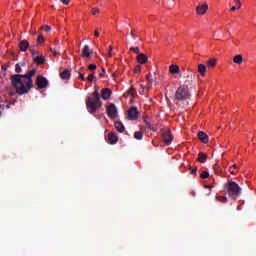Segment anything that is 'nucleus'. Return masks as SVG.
<instances>
[{
	"instance_id": "nucleus-39",
	"label": "nucleus",
	"mask_w": 256,
	"mask_h": 256,
	"mask_svg": "<svg viewBox=\"0 0 256 256\" xmlns=\"http://www.w3.org/2000/svg\"><path fill=\"white\" fill-rule=\"evenodd\" d=\"M111 51H113V47L109 46L108 57H113V53Z\"/></svg>"
},
{
	"instance_id": "nucleus-34",
	"label": "nucleus",
	"mask_w": 256,
	"mask_h": 256,
	"mask_svg": "<svg viewBox=\"0 0 256 256\" xmlns=\"http://www.w3.org/2000/svg\"><path fill=\"white\" fill-rule=\"evenodd\" d=\"M15 71L16 73H22L23 69H21V64H16L15 65Z\"/></svg>"
},
{
	"instance_id": "nucleus-25",
	"label": "nucleus",
	"mask_w": 256,
	"mask_h": 256,
	"mask_svg": "<svg viewBox=\"0 0 256 256\" xmlns=\"http://www.w3.org/2000/svg\"><path fill=\"white\" fill-rule=\"evenodd\" d=\"M215 65H217V60L215 58L208 60V67H215Z\"/></svg>"
},
{
	"instance_id": "nucleus-44",
	"label": "nucleus",
	"mask_w": 256,
	"mask_h": 256,
	"mask_svg": "<svg viewBox=\"0 0 256 256\" xmlns=\"http://www.w3.org/2000/svg\"><path fill=\"white\" fill-rule=\"evenodd\" d=\"M79 79H81V81H85V74L79 73Z\"/></svg>"
},
{
	"instance_id": "nucleus-37",
	"label": "nucleus",
	"mask_w": 256,
	"mask_h": 256,
	"mask_svg": "<svg viewBox=\"0 0 256 256\" xmlns=\"http://www.w3.org/2000/svg\"><path fill=\"white\" fill-rule=\"evenodd\" d=\"M87 80L90 82V83H93V81H95V74H90L87 78Z\"/></svg>"
},
{
	"instance_id": "nucleus-33",
	"label": "nucleus",
	"mask_w": 256,
	"mask_h": 256,
	"mask_svg": "<svg viewBox=\"0 0 256 256\" xmlns=\"http://www.w3.org/2000/svg\"><path fill=\"white\" fill-rule=\"evenodd\" d=\"M42 31H45L46 33H49L51 31V27L49 25H44L41 27Z\"/></svg>"
},
{
	"instance_id": "nucleus-31",
	"label": "nucleus",
	"mask_w": 256,
	"mask_h": 256,
	"mask_svg": "<svg viewBox=\"0 0 256 256\" xmlns=\"http://www.w3.org/2000/svg\"><path fill=\"white\" fill-rule=\"evenodd\" d=\"M45 41V38L43 37V35H39L37 38V44L41 45V43H43Z\"/></svg>"
},
{
	"instance_id": "nucleus-47",
	"label": "nucleus",
	"mask_w": 256,
	"mask_h": 256,
	"mask_svg": "<svg viewBox=\"0 0 256 256\" xmlns=\"http://www.w3.org/2000/svg\"><path fill=\"white\" fill-rule=\"evenodd\" d=\"M100 77H103V75H105V68H102V73L99 74Z\"/></svg>"
},
{
	"instance_id": "nucleus-58",
	"label": "nucleus",
	"mask_w": 256,
	"mask_h": 256,
	"mask_svg": "<svg viewBox=\"0 0 256 256\" xmlns=\"http://www.w3.org/2000/svg\"><path fill=\"white\" fill-rule=\"evenodd\" d=\"M0 107H2L1 104H0ZM0 117H1V111H0Z\"/></svg>"
},
{
	"instance_id": "nucleus-6",
	"label": "nucleus",
	"mask_w": 256,
	"mask_h": 256,
	"mask_svg": "<svg viewBox=\"0 0 256 256\" xmlns=\"http://www.w3.org/2000/svg\"><path fill=\"white\" fill-rule=\"evenodd\" d=\"M161 133L165 145H171V143H173V134H171V130H161Z\"/></svg>"
},
{
	"instance_id": "nucleus-43",
	"label": "nucleus",
	"mask_w": 256,
	"mask_h": 256,
	"mask_svg": "<svg viewBox=\"0 0 256 256\" xmlns=\"http://www.w3.org/2000/svg\"><path fill=\"white\" fill-rule=\"evenodd\" d=\"M130 35H131V37H132L133 39H137V36L135 35V31H134V30H132V31L130 32Z\"/></svg>"
},
{
	"instance_id": "nucleus-19",
	"label": "nucleus",
	"mask_w": 256,
	"mask_h": 256,
	"mask_svg": "<svg viewBox=\"0 0 256 256\" xmlns=\"http://www.w3.org/2000/svg\"><path fill=\"white\" fill-rule=\"evenodd\" d=\"M33 61L36 65H43L45 63V56H36L33 58Z\"/></svg>"
},
{
	"instance_id": "nucleus-14",
	"label": "nucleus",
	"mask_w": 256,
	"mask_h": 256,
	"mask_svg": "<svg viewBox=\"0 0 256 256\" xmlns=\"http://www.w3.org/2000/svg\"><path fill=\"white\" fill-rule=\"evenodd\" d=\"M148 59L149 58L147 57V55H145L143 53L137 55V57H136V61L138 63H140V65H145V62L148 61Z\"/></svg>"
},
{
	"instance_id": "nucleus-35",
	"label": "nucleus",
	"mask_w": 256,
	"mask_h": 256,
	"mask_svg": "<svg viewBox=\"0 0 256 256\" xmlns=\"http://www.w3.org/2000/svg\"><path fill=\"white\" fill-rule=\"evenodd\" d=\"M130 51H132L133 53H136V55H139V47H131Z\"/></svg>"
},
{
	"instance_id": "nucleus-24",
	"label": "nucleus",
	"mask_w": 256,
	"mask_h": 256,
	"mask_svg": "<svg viewBox=\"0 0 256 256\" xmlns=\"http://www.w3.org/2000/svg\"><path fill=\"white\" fill-rule=\"evenodd\" d=\"M145 124H146L147 129H150V131H154V132L157 131V126L150 124L149 121L145 120Z\"/></svg>"
},
{
	"instance_id": "nucleus-28",
	"label": "nucleus",
	"mask_w": 256,
	"mask_h": 256,
	"mask_svg": "<svg viewBox=\"0 0 256 256\" xmlns=\"http://www.w3.org/2000/svg\"><path fill=\"white\" fill-rule=\"evenodd\" d=\"M128 95H131V97H135L137 95V90H135V88H130L128 90Z\"/></svg>"
},
{
	"instance_id": "nucleus-23",
	"label": "nucleus",
	"mask_w": 256,
	"mask_h": 256,
	"mask_svg": "<svg viewBox=\"0 0 256 256\" xmlns=\"http://www.w3.org/2000/svg\"><path fill=\"white\" fill-rule=\"evenodd\" d=\"M170 73H172L173 75L179 73V66L172 64L170 66Z\"/></svg>"
},
{
	"instance_id": "nucleus-12",
	"label": "nucleus",
	"mask_w": 256,
	"mask_h": 256,
	"mask_svg": "<svg viewBox=\"0 0 256 256\" xmlns=\"http://www.w3.org/2000/svg\"><path fill=\"white\" fill-rule=\"evenodd\" d=\"M193 86V76L187 75L184 84L180 87H185V89H189V87Z\"/></svg>"
},
{
	"instance_id": "nucleus-42",
	"label": "nucleus",
	"mask_w": 256,
	"mask_h": 256,
	"mask_svg": "<svg viewBox=\"0 0 256 256\" xmlns=\"http://www.w3.org/2000/svg\"><path fill=\"white\" fill-rule=\"evenodd\" d=\"M31 53H32L33 59H35V57H37V55L39 54V53L36 52L35 50H31Z\"/></svg>"
},
{
	"instance_id": "nucleus-56",
	"label": "nucleus",
	"mask_w": 256,
	"mask_h": 256,
	"mask_svg": "<svg viewBox=\"0 0 256 256\" xmlns=\"http://www.w3.org/2000/svg\"><path fill=\"white\" fill-rule=\"evenodd\" d=\"M142 89H149V87H147V86H144V87H143V86H142Z\"/></svg>"
},
{
	"instance_id": "nucleus-3",
	"label": "nucleus",
	"mask_w": 256,
	"mask_h": 256,
	"mask_svg": "<svg viewBox=\"0 0 256 256\" xmlns=\"http://www.w3.org/2000/svg\"><path fill=\"white\" fill-rule=\"evenodd\" d=\"M225 189L227 190L229 197H232V199H237V197L241 195V188L239 187V184L234 181H229L225 184Z\"/></svg>"
},
{
	"instance_id": "nucleus-18",
	"label": "nucleus",
	"mask_w": 256,
	"mask_h": 256,
	"mask_svg": "<svg viewBox=\"0 0 256 256\" xmlns=\"http://www.w3.org/2000/svg\"><path fill=\"white\" fill-rule=\"evenodd\" d=\"M60 77L63 80H68L71 78V72L68 69H65L63 72L60 73Z\"/></svg>"
},
{
	"instance_id": "nucleus-8",
	"label": "nucleus",
	"mask_w": 256,
	"mask_h": 256,
	"mask_svg": "<svg viewBox=\"0 0 256 256\" xmlns=\"http://www.w3.org/2000/svg\"><path fill=\"white\" fill-rule=\"evenodd\" d=\"M106 113L108 117L111 119H115L117 117V106L115 104L111 103L106 107Z\"/></svg>"
},
{
	"instance_id": "nucleus-9",
	"label": "nucleus",
	"mask_w": 256,
	"mask_h": 256,
	"mask_svg": "<svg viewBox=\"0 0 256 256\" xmlns=\"http://www.w3.org/2000/svg\"><path fill=\"white\" fill-rule=\"evenodd\" d=\"M111 95H113V91L109 88H103L101 90V97L104 99V101H107L108 99L111 98Z\"/></svg>"
},
{
	"instance_id": "nucleus-30",
	"label": "nucleus",
	"mask_w": 256,
	"mask_h": 256,
	"mask_svg": "<svg viewBox=\"0 0 256 256\" xmlns=\"http://www.w3.org/2000/svg\"><path fill=\"white\" fill-rule=\"evenodd\" d=\"M214 173H215V175L220 176L223 172L219 169V166L215 165L214 166Z\"/></svg>"
},
{
	"instance_id": "nucleus-20",
	"label": "nucleus",
	"mask_w": 256,
	"mask_h": 256,
	"mask_svg": "<svg viewBox=\"0 0 256 256\" xmlns=\"http://www.w3.org/2000/svg\"><path fill=\"white\" fill-rule=\"evenodd\" d=\"M206 71H207V66H205L204 64L198 65V72L200 73L201 77H205Z\"/></svg>"
},
{
	"instance_id": "nucleus-21",
	"label": "nucleus",
	"mask_w": 256,
	"mask_h": 256,
	"mask_svg": "<svg viewBox=\"0 0 256 256\" xmlns=\"http://www.w3.org/2000/svg\"><path fill=\"white\" fill-rule=\"evenodd\" d=\"M207 154H205V153H203V152H200L199 154H198V158H197V161L199 162V163H205L206 161H207Z\"/></svg>"
},
{
	"instance_id": "nucleus-5",
	"label": "nucleus",
	"mask_w": 256,
	"mask_h": 256,
	"mask_svg": "<svg viewBox=\"0 0 256 256\" xmlns=\"http://www.w3.org/2000/svg\"><path fill=\"white\" fill-rule=\"evenodd\" d=\"M127 119L129 121H137L139 119V110L137 107L132 106L128 111H127Z\"/></svg>"
},
{
	"instance_id": "nucleus-29",
	"label": "nucleus",
	"mask_w": 256,
	"mask_h": 256,
	"mask_svg": "<svg viewBox=\"0 0 256 256\" xmlns=\"http://www.w3.org/2000/svg\"><path fill=\"white\" fill-rule=\"evenodd\" d=\"M216 199L220 203H227V197H225V196H217Z\"/></svg>"
},
{
	"instance_id": "nucleus-16",
	"label": "nucleus",
	"mask_w": 256,
	"mask_h": 256,
	"mask_svg": "<svg viewBox=\"0 0 256 256\" xmlns=\"http://www.w3.org/2000/svg\"><path fill=\"white\" fill-rule=\"evenodd\" d=\"M19 47H20V51L25 53V51H27V49H29V41H27V40L20 41Z\"/></svg>"
},
{
	"instance_id": "nucleus-27",
	"label": "nucleus",
	"mask_w": 256,
	"mask_h": 256,
	"mask_svg": "<svg viewBox=\"0 0 256 256\" xmlns=\"http://www.w3.org/2000/svg\"><path fill=\"white\" fill-rule=\"evenodd\" d=\"M147 81H148L149 85H153V83H154V81H155V80H153V74L148 73V75H147Z\"/></svg>"
},
{
	"instance_id": "nucleus-10",
	"label": "nucleus",
	"mask_w": 256,
	"mask_h": 256,
	"mask_svg": "<svg viewBox=\"0 0 256 256\" xmlns=\"http://www.w3.org/2000/svg\"><path fill=\"white\" fill-rule=\"evenodd\" d=\"M207 9H209L207 4L199 5L196 7V13L197 15H205V13H207Z\"/></svg>"
},
{
	"instance_id": "nucleus-1",
	"label": "nucleus",
	"mask_w": 256,
	"mask_h": 256,
	"mask_svg": "<svg viewBox=\"0 0 256 256\" xmlns=\"http://www.w3.org/2000/svg\"><path fill=\"white\" fill-rule=\"evenodd\" d=\"M35 73H37V69L34 68L26 74H14L10 77L12 87H14L18 95H26L33 89Z\"/></svg>"
},
{
	"instance_id": "nucleus-49",
	"label": "nucleus",
	"mask_w": 256,
	"mask_h": 256,
	"mask_svg": "<svg viewBox=\"0 0 256 256\" xmlns=\"http://www.w3.org/2000/svg\"><path fill=\"white\" fill-rule=\"evenodd\" d=\"M1 69H2V71H5L7 69V65H5V64L2 65Z\"/></svg>"
},
{
	"instance_id": "nucleus-13",
	"label": "nucleus",
	"mask_w": 256,
	"mask_h": 256,
	"mask_svg": "<svg viewBox=\"0 0 256 256\" xmlns=\"http://www.w3.org/2000/svg\"><path fill=\"white\" fill-rule=\"evenodd\" d=\"M118 141L119 138L117 137V135H115V133L111 132L108 134V142L110 143V145H115Z\"/></svg>"
},
{
	"instance_id": "nucleus-32",
	"label": "nucleus",
	"mask_w": 256,
	"mask_h": 256,
	"mask_svg": "<svg viewBox=\"0 0 256 256\" xmlns=\"http://www.w3.org/2000/svg\"><path fill=\"white\" fill-rule=\"evenodd\" d=\"M208 177H209V172L207 171L202 172L200 175L201 179H208Z\"/></svg>"
},
{
	"instance_id": "nucleus-2",
	"label": "nucleus",
	"mask_w": 256,
	"mask_h": 256,
	"mask_svg": "<svg viewBox=\"0 0 256 256\" xmlns=\"http://www.w3.org/2000/svg\"><path fill=\"white\" fill-rule=\"evenodd\" d=\"M103 105V102H101V94H99V91L95 90L91 96L86 98V107L88 113H97V110L99 107Z\"/></svg>"
},
{
	"instance_id": "nucleus-45",
	"label": "nucleus",
	"mask_w": 256,
	"mask_h": 256,
	"mask_svg": "<svg viewBox=\"0 0 256 256\" xmlns=\"http://www.w3.org/2000/svg\"><path fill=\"white\" fill-rule=\"evenodd\" d=\"M63 5H69V0H60Z\"/></svg>"
},
{
	"instance_id": "nucleus-57",
	"label": "nucleus",
	"mask_w": 256,
	"mask_h": 256,
	"mask_svg": "<svg viewBox=\"0 0 256 256\" xmlns=\"http://www.w3.org/2000/svg\"><path fill=\"white\" fill-rule=\"evenodd\" d=\"M230 173H231V175H235V172H233V171H230Z\"/></svg>"
},
{
	"instance_id": "nucleus-36",
	"label": "nucleus",
	"mask_w": 256,
	"mask_h": 256,
	"mask_svg": "<svg viewBox=\"0 0 256 256\" xmlns=\"http://www.w3.org/2000/svg\"><path fill=\"white\" fill-rule=\"evenodd\" d=\"M88 69H89V71H95V70L97 69V65H95V64H89V65H88Z\"/></svg>"
},
{
	"instance_id": "nucleus-55",
	"label": "nucleus",
	"mask_w": 256,
	"mask_h": 256,
	"mask_svg": "<svg viewBox=\"0 0 256 256\" xmlns=\"http://www.w3.org/2000/svg\"><path fill=\"white\" fill-rule=\"evenodd\" d=\"M205 187H206V189H211V186H209V185H206Z\"/></svg>"
},
{
	"instance_id": "nucleus-59",
	"label": "nucleus",
	"mask_w": 256,
	"mask_h": 256,
	"mask_svg": "<svg viewBox=\"0 0 256 256\" xmlns=\"http://www.w3.org/2000/svg\"><path fill=\"white\" fill-rule=\"evenodd\" d=\"M237 7H238L237 9H241V8H239V5H237Z\"/></svg>"
},
{
	"instance_id": "nucleus-54",
	"label": "nucleus",
	"mask_w": 256,
	"mask_h": 256,
	"mask_svg": "<svg viewBox=\"0 0 256 256\" xmlns=\"http://www.w3.org/2000/svg\"><path fill=\"white\" fill-rule=\"evenodd\" d=\"M232 169H237V164L232 165Z\"/></svg>"
},
{
	"instance_id": "nucleus-51",
	"label": "nucleus",
	"mask_w": 256,
	"mask_h": 256,
	"mask_svg": "<svg viewBox=\"0 0 256 256\" xmlns=\"http://www.w3.org/2000/svg\"><path fill=\"white\" fill-rule=\"evenodd\" d=\"M19 65H20V67H25L26 66L25 62H21Z\"/></svg>"
},
{
	"instance_id": "nucleus-50",
	"label": "nucleus",
	"mask_w": 256,
	"mask_h": 256,
	"mask_svg": "<svg viewBox=\"0 0 256 256\" xmlns=\"http://www.w3.org/2000/svg\"><path fill=\"white\" fill-rule=\"evenodd\" d=\"M230 11H237V7L232 6L231 9H230Z\"/></svg>"
},
{
	"instance_id": "nucleus-22",
	"label": "nucleus",
	"mask_w": 256,
	"mask_h": 256,
	"mask_svg": "<svg viewBox=\"0 0 256 256\" xmlns=\"http://www.w3.org/2000/svg\"><path fill=\"white\" fill-rule=\"evenodd\" d=\"M233 62L236 63V65H241V63H243V56L241 54L234 56Z\"/></svg>"
},
{
	"instance_id": "nucleus-11",
	"label": "nucleus",
	"mask_w": 256,
	"mask_h": 256,
	"mask_svg": "<svg viewBox=\"0 0 256 256\" xmlns=\"http://www.w3.org/2000/svg\"><path fill=\"white\" fill-rule=\"evenodd\" d=\"M92 54H93V51L91 49H89L88 45H85L82 50V57L84 59H89V57H91Z\"/></svg>"
},
{
	"instance_id": "nucleus-26",
	"label": "nucleus",
	"mask_w": 256,
	"mask_h": 256,
	"mask_svg": "<svg viewBox=\"0 0 256 256\" xmlns=\"http://www.w3.org/2000/svg\"><path fill=\"white\" fill-rule=\"evenodd\" d=\"M134 137L135 139H137L138 141H141V139H143V133L142 132H135L134 133Z\"/></svg>"
},
{
	"instance_id": "nucleus-15",
	"label": "nucleus",
	"mask_w": 256,
	"mask_h": 256,
	"mask_svg": "<svg viewBox=\"0 0 256 256\" xmlns=\"http://www.w3.org/2000/svg\"><path fill=\"white\" fill-rule=\"evenodd\" d=\"M198 139H200L202 143H209V136L203 131L198 133Z\"/></svg>"
},
{
	"instance_id": "nucleus-52",
	"label": "nucleus",
	"mask_w": 256,
	"mask_h": 256,
	"mask_svg": "<svg viewBox=\"0 0 256 256\" xmlns=\"http://www.w3.org/2000/svg\"><path fill=\"white\" fill-rule=\"evenodd\" d=\"M50 51H52V53H54V55L57 54V52H55V50H53V48H51Z\"/></svg>"
},
{
	"instance_id": "nucleus-7",
	"label": "nucleus",
	"mask_w": 256,
	"mask_h": 256,
	"mask_svg": "<svg viewBox=\"0 0 256 256\" xmlns=\"http://www.w3.org/2000/svg\"><path fill=\"white\" fill-rule=\"evenodd\" d=\"M36 85L38 89H45L49 86V80L42 75H38L36 79Z\"/></svg>"
},
{
	"instance_id": "nucleus-53",
	"label": "nucleus",
	"mask_w": 256,
	"mask_h": 256,
	"mask_svg": "<svg viewBox=\"0 0 256 256\" xmlns=\"http://www.w3.org/2000/svg\"><path fill=\"white\" fill-rule=\"evenodd\" d=\"M5 107H6L7 109H10V108H11V104H7Z\"/></svg>"
},
{
	"instance_id": "nucleus-46",
	"label": "nucleus",
	"mask_w": 256,
	"mask_h": 256,
	"mask_svg": "<svg viewBox=\"0 0 256 256\" xmlns=\"http://www.w3.org/2000/svg\"><path fill=\"white\" fill-rule=\"evenodd\" d=\"M235 3L238 5L239 8H241V0H235Z\"/></svg>"
},
{
	"instance_id": "nucleus-41",
	"label": "nucleus",
	"mask_w": 256,
	"mask_h": 256,
	"mask_svg": "<svg viewBox=\"0 0 256 256\" xmlns=\"http://www.w3.org/2000/svg\"><path fill=\"white\" fill-rule=\"evenodd\" d=\"M99 13V9L92 8V15H97Z\"/></svg>"
},
{
	"instance_id": "nucleus-4",
	"label": "nucleus",
	"mask_w": 256,
	"mask_h": 256,
	"mask_svg": "<svg viewBox=\"0 0 256 256\" xmlns=\"http://www.w3.org/2000/svg\"><path fill=\"white\" fill-rule=\"evenodd\" d=\"M175 99L177 101H187L188 99H191L189 88H185V86L178 87L175 93Z\"/></svg>"
},
{
	"instance_id": "nucleus-38",
	"label": "nucleus",
	"mask_w": 256,
	"mask_h": 256,
	"mask_svg": "<svg viewBox=\"0 0 256 256\" xmlns=\"http://www.w3.org/2000/svg\"><path fill=\"white\" fill-rule=\"evenodd\" d=\"M134 73H141V65H137V66L134 68Z\"/></svg>"
},
{
	"instance_id": "nucleus-40",
	"label": "nucleus",
	"mask_w": 256,
	"mask_h": 256,
	"mask_svg": "<svg viewBox=\"0 0 256 256\" xmlns=\"http://www.w3.org/2000/svg\"><path fill=\"white\" fill-rule=\"evenodd\" d=\"M191 170V175H197V167H194V168H190Z\"/></svg>"
},
{
	"instance_id": "nucleus-17",
	"label": "nucleus",
	"mask_w": 256,
	"mask_h": 256,
	"mask_svg": "<svg viewBox=\"0 0 256 256\" xmlns=\"http://www.w3.org/2000/svg\"><path fill=\"white\" fill-rule=\"evenodd\" d=\"M114 127L116 129V131H118L119 133H123L125 131V126L123 125V123L117 121L114 123Z\"/></svg>"
},
{
	"instance_id": "nucleus-48",
	"label": "nucleus",
	"mask_w": 256,
	"mask_h": 256,
	"mask_svg": "<svg viewBox=\"0 0 256 256\" xmlns=\"http://www.w3.org/2000/svg\"><path fill=\"white\" fill-rule=\"evenodd\" d=\"M94 35H95V37H99V31H98V30H95V31H94Z\"/></svg>"
}]
</instances>
